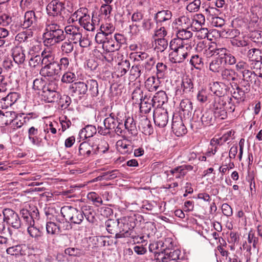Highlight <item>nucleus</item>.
Segmentation results:
<instances>
[{
    "mask_svg": "<svg viewBox=\"0 0 262 262\" xmlns=\"http://www.w3.org/2000/svg\"><path fill=\"white\" fill-rule=\"evenodd\" d=\"M43 38L45 46L49 47L63 41L66 39V34L59 25L54 21L47 20Z\"/></svg>",
    "mask_w": 262,
    "mask_h": 262,
    "instance_id": "nucleus-1",
    "label": "nucleus"
},
{
    "mask_svg": "<svg viewBox=\"0 0 262 262\" xmlns=\"http://www.w3.org/2000/svg\"><path fill=\"white\" fill-rule=\"evenodd\" d=\"M101 30L105 35V41L104 42L103 49L105 50L104 58L108 62L112 63L114 59L115 52V27L111 24H106L101 26Z\"/></svg>",
    "mask_w": 262,
    "mask_h": 262,
    "instance_id": "nucleus-2",
    "label": "nucleus"
},
{
    "mask_svg": "<svg viewBox=\"0 0 262 262\" xmlns=\"http://www.w3.org/2000/svg\"><path fill=\"white\" fill-rule=\"evenodd\" d=\"M87 8L82 7L78 9L72 15V21L78 20L80 25L84 29L89 31L95 30V25L93 18H91Z\"/></svg>",
    "mask_w": 262,
    "mask_h": 262,
    "instance_id": "nucleus-3",
    "label": "nucleus"
},
{
    "mask_svg": "<svg viewBox=\"0 0 262 262\" xmlns=\"http://www.w3.org/2000/svg\"><path fill=\"white\" fill-rule=\"evenodd\" d=\"M119 232L116 233V238L126 237L132 235V230L136 226L135 219L132 216H124L117 220Z\"/></svg>",
    "mask_w": 262,
    "mask_h": 262,
    "instance_id": "nucleus-4",
    "label": "nucleus"
},
{
    "mask_svg": "<svg viewBox=\"0 0 262 262\" xmlns=\"http://www.w3.org/2000/svg\"><path fill=\"white\" fill-rule=\"evenodd\" d=\"M61 213L66 220H69L72 223L80 224L83 220L81 210L72 206H64L61 209Z\"/></svg>",
    "mask_w": 262,
    "mask_h": 262,
    "instance_id": "nucleus-5",
    "label": "nucleus"
},
{
    "mask_svg": "<svg viewBox=\"0 0 262 262\" xmlns=\"http://www.w3.org/2000/svg\"><path fill=\"white\" fill-rule=\"evenodd\" d=\"M3 213L5 214L8 225L11 226L16 229L24 227V223L21 222L18 214L12 209L10 208L4 209Z\"/></svg>",
    "mask_w": 262,
    "mask_h": 262,
    "instance_id": "nucleus-6",
    "label": "nucleus"
},
{
    "mask_svg": "<svg viewBox=\"0 0 262 262\" xmlns=\"http://www.w3.org/2000/svg\"><path fill=\"white\" fill-rule=\"evenodd\" d=\"M57 61L45 64L40 70L39 74L44 77L56 79L59 77L61 72Z\"/></svg>",
    "mask_w": 262,
    "mask_h": 262,
    "instance_id": "nucleus-7",
    "label": "nucleus"
},
{
    "mask_svg": "<svg viewBox=\"0 0 262 262\" xmlns=\"http://www.w3.org/2000/svg\"><path fill=\"white\" fill-rule=\"evenodd\" d=\"M113 113H111L110 117L105 118L104 120V128L102 127H98V133L101 135H109L111 137L115 134V118Z\"/></svg>",
    "mask_w": 262,
    "mask_h": 262,
    "instance_id": "nucleus-8",
    "label": "nucleus"
},
{
    "mask_svg": "<svg viewBox=\"0 0 262 262\" xmlns=\"http://www.w3.org/2000/svg\"><path fill=\"white\" fill-rule=\"evenodd\" d=\"M232 87L234 91L232 92L231 98L236 101L237 104L244 102L246 99V94L250 92V88L242 84L241 87L237 83H235L234 86L232 85Z\"/></svg>",
    "mask_w": 262,
    "mask_h": 262,
    "instance_id": "nucleus-9",
    "label": "nucleus"
},
{
    "mask_svg": "<svg viewBox=\"0 0 262 262\" xmlns=\"http://www.w3.org/2000/svg\"><path fill=\"white\" fill-rule=\"evenodd\" d=\"M172 12L168 10L158 11L154 16L157 26H166L169 27L171 23Z\"/></svg>",
    "mask_w": 262,
    "mask_h": 262,
    "instance_id": "nucleus-10",
    "label": "nucleus"
},
{
    "mask_svg": "<svg viewBox=\"0 0 262 262\" xmlns=\"http://www.w3.org/2000/svg\"><path fill=\"white\" fill-rule=\"evenodd\" d=\"M242 79L241 84L250 88L251 84L253 83L255 85H260V81L254 71L250 70H245L242 72Z\"/></svg>",
    "mask_w": 262,
    "mask_h": 262,
    "instance_id": "nucleus-11",
    "label": "nucleus"
},
{
    "mask_svg": "<svg viewBox=\"0 0 262 262\" xmlns=\"http://www.w3.org/2000/svg\"><path fill=\"white\" fill-rule=\"evenodd\" d=\"M171 128L175 135L182 136L187 133V128L185 126L182 118L178 115L173 116L172 119Z\"/></svg>",
    "mask_w": 262,
    "mask_h": 262,
    "instance_id": "nucleus-12",
    "label": "nucleus"
},
{
    "mask_svg": "<svg viewBox=\"0 0 262 262\" xmlns=\"http://www.w3.org/2000/svg\"><path fill=\"white\" fill-rule=\"evenodd\" d=\"M37 22V17L33 10L27 11L25 13L24 16V21L21 24L23 28L28 29L32 28V30L36 27Z\"/></svg>",
    "mask_w": 262,
    "mask_h": 262,
    "instance_id": "nucleus-13",
    "label": "nucleus"
},
{
    "mask_svg": "<svg viewBox=\"0 0 262 262\" xmlns=\"http://www.w3.org/2000/svg\"><path fill=\"white\" fill-rule=\"evenodd\" d=\"M64 9V3L58 0H53L49 3L46 7L47 14L49 16H55L61 14Z\"/></svg>",
    "mask_w": 262,
    "mask_h": 262,
    "instance_id": "nucleus-14",
    "label": "nucleus"
},
{
    "mask_svg": "<svg viewBox=\"0 0 262 262\" xmlns=\"http://www.w3.org/2000/svg\"><path fill=\"white\" fill-rule=\"evenodd\" d=\"M190 51H187L186 48H180V50L172 51L169 54V60L172 63H182L188 57Z\"/></svg>",
    "mask_w": 262,
    "mask_h": 262,
    "instance_id": "nucleus-15",
    "label": "nucleus"
},
{
    "mask_svg": "<svg viewBox=\"0 0 262 262\" xmlns=\"http://www.w3.org/2000/svg\"><path fill=\"white\" fill-rule=\"evenodd\" d=\"M154 120L156 125L160 127H165L168 121V114L166 111L157 109L154 112Z\"/></svg>",
    "mask_w": 262,
    "mask_h": 262,
    "instance_id": "nucleus-16",
    "label": "nucleus"
},
{
    "mask_svg": "<svg viewBox=\"0 0 262 262\" xmlns=\"http://www.w3.org/2000/svg\"><path fill=\"white\" fill-rule=\"evenodd\" d=\"M64 30L66 33L69 35V38L73 41V43H77L81 39L83 29L80 27L70 25L66 27Z\"/></svg>",
    "mask_w": 262,
    "mask_h": 262,
    "instance_id": "nucleus-17",
    "label": "nucleus"
},
{
    "mask_svg": "<svg viewBox=\"0 0 262 262\" xmlns=\"http://www.w3.org/2000/svg\"><path fill=\"white\" fill-rule=\"evenodd\" d=\"M20 213L24 220V225L25 224V226L35 222V220L38 219L39 216V212L37 209H35L32 212H30L26 209H23L20 210Z\"/></svg>",
    "mask_w": 262,
    "mask_h": 262,
    "instance_id": "nucleus-18",
    "label": "nucleus"
},
{
    "mask_svg": "<svg viewBox=\"0 0 262 262\" xmlns=\"http://www.w3.org/2000/svg\"><path fill=\"white\" fill-rule=\"evenodd\" d=\"M66 227L62 226L61 224L57 225L52 222H47L46 224V231L48 234L54 235L58 234L62 230L69 229L71 226L69 222H66Z\"/></svg>",
    "mask_w": 262,
    "mask_h": 262,
    "instance_id": "nucleus-19",
    "label": "nucleus"
},
{
    "mask_svg": "<svg viewBox=\"0 0 262 262\" xmlns=\"http://www.w3.org/2000/svg\"><path fill=\"white\" fill-rule=\"evenodd\" d=\"M40 132L38 128L34 126L30 127L28 130V138L31 143L37 146H40L42 141V138L40 137Z\"/></svg>",
    "mask_w": 262,
    "mask_h": 262,
    "instance_id": "nucleus-20",
    "label": "nucleus"
},
{
    "mask_svg": "<svg viewBox=\"0 0 262 262\" xmlns=\"http://www.w3.org/2000/svg\"><path fill=\"white\" fill-rule=\"evenodd\" d=\"M192 42H185L178 38H174L171 40L169 43V48L173 51L180 50V48H186L187 51H190L192 49Z\"/></svg>",
    "mask_w": 262,
    "mask_h": 262,
    "instance_id": "nucleus-21",
    "label": "nucleus"
},
{
    "mask_svg": "<svg viewBox=\"0 0 262 262\" xmlns=\"http://www.w3.org/2000/svg\"><path fill=\"white\" fill-rule=\"evenodd\" d=\"M12 56L17 64H22L26 59L25 50L22 47L16 46L12 49Z\"/></svg>",
    "mask_w": 262,
    "mask_h": 262,
    "instance_id": "nucleus-22",
    "label": "nucleus"
},
{
    "mask_svg": "<svg viewBox=\"0 0 262 262\" xmlns=\"http://www.w3.org/2000/svg\"><path fill=\"white\" fill-rule=\"evenodd\" d=\"M224 66L223 58L219 55L210 62L209 69L212 73L217 74L223 69Z\"/></svg>",
    "mask_w": 262,
    "mask_h": 262,
    "instance_id": "nucleus-23",
    "label": "nucleus"
},
{
    "mask_svg": "<svg viewBox=\"0 0 262 262\" xmlns=\"http://www.w3.org/2000/svg\"><path fill=\"white\" fill-rule=\"evenodd\" d=\"M221 79L224 82H230L236 80L237 73L232 69L224 68L220 72Z\"/></svg>",
    "mask_w": 262,
    "mask_h": 262,
    "instance_id": "nucleus-24",
    "label": "nucleus"
},
{
    "mask_svg": "<svg viewBox=\"0 0 262 262\" xmlns=\"http://www.w3.org/2000/svg\"><path fill=\"white\" fill-rule=\"evenodd\" d=\"M181 111L184 117L189 118L193 111L192 103L188 99H182L180 104Z\"/></svg>",
    "mask_w": 262,
    "mask_h": 262,
    "instance_id": "nucleus-25",
    "label": "nucleus"
},
{
    "mask_svg": "<svg viewBox=\"0 0 262 262\" xmlns=\"http://www.w3.org/2000/svg\"><path fill=\"white\" fill-rule=\"evenodd\" d=\"M27 232L33 238H34L35 241L39 240L43 236V232L42 229L39 227H37L35 225V222L31 223L28 225Z\"/></svg>",
    "mask_w": 262,
    "mask_h": 262,
    "instance_id": "nucleus-26",
    "label": "nucleus"
},
{
    "mask_svg": "<svg viewBox=\"0 0 262 262\" xmlns=\"http://www.w3.org/2000/svg\"><path fill=\"white\" fill-rule=\"evenodd\" d=\"M181 251L178 249H171L167 251H165L164 256L161 258L162 262H171L172 260L177 261L180 259Z\"/></svg>",
    "mask_w": 262,
    "mask_h": 262,
    "instance_id": "nucleus-27",
    "label": "nucleus"
},
{
    "mask_svg": "<svg viewBox=\"0 0 262 262\" xmlns=\"http://www.w3.org/2000/svg\"><path fill=\"white\" fill-rule=\"evenodd\" d=\"M71 92L75 95H83L87 92L86 84L83 82H77L70 86Z\"/></svg>",
    "mask_w": 262,
    "mask_h": 262,
    "instance_id": "nucleus-28",
    "label": "nucleus"
},
{
    "mask_svg": "<svg viewBox=\"0 0 262 262\" xmlns=\"http://www.w3.org/2000/svg\"><path fill=\"white\" fill-rule=\"evenodd\" d=\"M202 114L199 110L194 111L190 123V126L193 130L201 128L203 126V119H202Z\"/></svg>",
    "mask_w": 262,
    "mask_h": 262,
    "instance_id": "nucleus-29",
    "label": "nucleus"
},
{
    "mask_svg": "<svg viewBox=\"0 0 262 262\" xmlns=\"http://www.w3.org/2000/svg\"><path fill=\"white\" fill-rule=\"evenodd\" d=\"M139 128L146 135H150L153 132L150 121L146 117H142L140 120Z\"/></svg>",
    "mask_w": 262,
    "mask_h": 262,
    "instance_id": "nucleus-30",
    "label": "nucleus"
},
{
    "mask_svg": "<svg viewBox=\"0 0 262 262\" xmlns=\"http://www.w3.org/2000/svg\"><path fill=\"white\" fill-rule=\"evenodd\" d=\"M41 63L42 64H47L51 63L55 61V53L51 48L45 49L41 53Z\"/></svg>",
    "mask_w": 262,
    "mask_h": 262,
    "instance_id": "nucleus-31",
    "label": "nucleus"
},
{
    "mask_svg": "<svg viewBox=\"0 0 262 262\" xmlns=\"http://www.w3.org/2000/svg\"><path fill=\"white\" fill-rule=\"evenodd\" d=\"M81 211L82 213V216L84 215L86 220L90 222L93 223L95 222V212L92 206L89 205H84L81 207Z\"/></svg>",
    "mask_w": 262,
    "mask_h": 262,
    "instance_id": "nucleus-32",
    "label": "nucleus"
},
{
    "mask_svg": "<svg viewBox=\"0 0 262 262\" xmlns=\"http://www.w3.org/2000/svg\"><path fill=\"white\" fill-rule=\"evenodd\" d=\"M183 94H190L194 91V84L192 80L188 76L182 79L181 84Z\"/></svg>",
    "mask_w": 262,
    "mask_h": 262,
    "instance_id": "nucleus-33",
    "label": "nucleus"
},
{
    "mask_svg": "<svg viewBox=\"0 0 262 262\" xmlns=\"http://www.w3.org/2000/svg\"><path fill=\"white\" fill-rule=\"evenodd\" d=\"M129 68L130 63L128 60L118 62L116 65V75L117 77H122L128 71Z\"/></svg>",
    "mask_w": 262,
    "mask_h": 262,
    "instance_id": "nucleus-34",
    "label": "nucleus"
},
{
    "mask_svg": "<svg viewBox=\"0 0 262 262\" xmlns=\"http://www.w3.org/2000/svg\"><path fill=\"white\" fill-rule=\"evenodd\" d=\"M247 58L250 61L255 62V64L259 63L262 64L261 52L259 49L255 48L251 49Z\"/></svg>",
    "mask_w": 262,
    "mask_h": 262,
    "instance_id": "nucleus-35",
    "label": "nucleus"
},
{
    "mask_svg": "<svg viewBox=\"0 0 262 262\" xmlns=\"http://www.w3.org/2000/svg\"><path fill=\"white\" fill-rule=\"evenodd\" d=\"M60 97V94L57 91H43L41 93L42 100L48 103L57 101Z\"/></svg>",
    "mask_w": 262,
    "mask_h": 262,
    "instance_id": "nucleus-36",
    "label": "nucleus"
},
{
    "mask_svg": "<svg viewBox=\"0 0 262 262\" xmlns=\"http://www.w3.org/2000/svg\"><path fill=\"white\" fill-rule=\"evenodd\" d=\"M96 132L97 129L95 126L88 125L80 130L79 136L80 139H85L93 137Z\"/></svg>",
    "mask_w": 262,
    "mask_h": 262,
    "instance_id": "nucleus-37",
    "label": "nucleus"
},
{
    "mask_svg": "<svg viewBox=\"0 0 262 262\" xmlns=\"http://www.w3.org/2000/svg\"><path fill=\"white\" fill-rule=\"evenodd\" d=\"M167 101V96L166 93L163 91H159L157 92L151 100V102H153L155 105L157 104V106H162Z\"/></svg>",
    "mask_w": 262,
    "mask_h": 262,
    "instance_id": "nucleus-38",
    "label": "nucleus"
},
{
    "mask_svg": "<svg viewBox=\"0 0 262 262\" xmlns=\"http://www.w3.org/2000/svg\"><path fill=\"white\" fill-rule=\"evenodd\" d=\"M33 36V32L32 29H27L26 31L18 33L15 37V40L19 43L27 42L29 38Z\"/></svg>",
    "mask_w": 262,
    "mask_h": 262,
    "instance_id": "nucleus-39",
    "label": "nucleus"
},
{
    "mask_svg": "<svg viewBox=\"0 0 262 262\" xmlns=\"http://www.w3.org/2000/svg\"><path fill=\"white\" fill-rule=\"evenodd\" d=\"M151 100L145 94L143 100L141 102L140 105V110L141 112L147 114L148 113L154 106L155 104L151 103Z\"/></svg>",
    "mask_w": 262,
    "mask_h": 262,
    "instance_id": "nucleus-40",
    "label": "nucleus"
},
{
    "mask_svg": "<svg viewBox=\"0 0 262 262\" xmlns=\"http://www.w3.org/2000/svg\"><path fill=\"white\" fill-rule=\"evenodd\" d=\"M203 126H210L213 125L215 121L212 111L206 110L202 115Z\"/></svg>",
    "mask_w": 262,
    "mask_h": 262,
    "instance_id": "nucleus-41",
    "label": "nucleus"
},
{
    "mask_svg": "<svg viewBox=\"0 0 262 262\" xmlns=\"http://www.w3.org/2000/svg\"><path fill=\"white\" fill-rule=\"evenodd\" d=\"M189 63L196 70H201L204 67L203 59L198 54L191 56Z\"/></svg>",
    "mask_w": 262,
    "mask_h": 262,
    "instance_id": "nucleus-42",
    "label": "nucleus"
},
{
    "mask_svg": "<svg viewBox=\"0 0 262 262\" xmlns=\"http://www.w3.org/2000/svg\"><path fill=\"white\" fill-rule=\"evenodd\" d=\"M23 248H25V245H17L13 246L8 248L6 249V252L8 254L11 255H25Z\"/></svg>",
    "mask_w": 262,
    "mask_h": 262,
    "instance_id": "nucleus-43",
    "label": "nucleus"
},
{
    "mask_svg": "<svg viewBox=\"0 0 262 262\" xmlns=\"http://www.w3.org/2000/svg\"><path fill=\"white\" fill-rule=\"evenodd\" d=\"M93 150V147L87 142H83L79 147V155L84 157H89Z\"/></svg>",
    "mask_w": 262,
    "mask_h": 262,
    "instance_id": "nucleus-44",
    "label": "nucleus"
},
{
    "mask_svg": "<svg viewBox=\"0 0 262 262\" xmlns=\"http://www.w3.org/2000/svg\"><path fill=\"white\" fill-rule=\"evenodd\" d=\"M74 43L69 39L62 42L60 46V51L62 54L69 56L74 50Z\"/></svg>",
    "mask_w": 262,
    "mask_h": 262,
    "instance_id": "nucleus-45",
    "label": "nucleus"
},
{
    "mask_svg": "<svg viewBox=\"0 0 262 262\" xmlns=\"http://www.w3.org/2000/svg\"><path fill=\"white\" fill-rule=\"evenodd\" d=\"M143 90L137 87L132 93V100L134 103L139 104L143 100L144 97Z\"/></svg>",
    "mask_w": 262,
    "mask_h": 262,
    "instance_id": "nucleus-46",
    "label": "nucleus"
},
{
    "mask_svg": "<svg viewBox=\"0 0 262 262\" xmlns=\"http://www.w3.org/2000/svg\"><path fill=\"white\" fill-rule=\"evenodd\" d=\"M220 55L221 57L223 58L224 65L228 64L230 66H233L236 63V59L235 57L232 54L227 53L226 49V51L222 52L221 54Z\"/></svg>",
    "mask_w": 262,
    "mask_h": 262,
    "instance_id": "nucleus-47",
    "label": "nucleus"
},
{
    "mask_svg": "<svg viewBox=\"0 0 262 262\" xmlns=\"http://www.w3.org/2000/svg\"><path fill=\"white\" fill-rule=\"evenodd\" d=\"M156 75L158 79L164 78L167 74V66L162 62H158L156 65Z\"/></svg>",
    "mask_w": 262,
    "mask_h": 262,
    "instance_id": "nucleus-48",
    "label": "nucleus"
},
{
    "mask_svg": "<svg viewBox=\"0 0 262 262\" xmlns=\"http://www.w3.org/2000/svg\"><path fill=\"white\" fill-rule=\"evenodd\" d=\"M87 87V90L89 89L91 95L93 96H97L98 94V83L96 80L90 79L86 81L85 83Z\"/></svg>",
    "mask_w": 262,
    "mask_h": 262,
    "instance_id": "nucleus-49",
    "label": "nucleus"
},
{
    "mask_svg": "<svg viewBox=\"0 0 262 262\" xmlns=\"http://www.w3.org/2000/svg\"><path fill=\"white\" fill-rule=\"evenodd\" d=\"M205 13L207 15V19L218 16L221 14V11L213 6V4L209 3V6L205 10Z\"/></svg>",
    "mask_w": 262,
    "mask_h": 262,
    "instance_id": "nucleus-50",
    "label": "nucleus"
},
{
    "mask_svg": "<svg viewBox=\"0 0 262 262\" xmlns=\"http://www.w3.org/2000/svg\"><path fill=\"white\" fill-rule=\"evenodd\" d=\"M192 32L186 29H181L178 31L177 33V38L184 40L185 42H189V39L192 37Z\"/></svg>",
    "mask_w": 262,
    "mask_h": 262,
    "instance_id": "nucleus-51",
    "label": "nucleus"
},
{
    "mask_svg": "<svg viewBox=\"0 0 262 262\" xmlns=\"http://www.w3.org/2000/svg\"><path fill=\"white\" fill-rule=\"evenodd\" d=\"M145 86L149 92L156 91L159 85L158 83H156V78L154 76L149 77L145 82Z\"/></svg>",
    "mask_w": 262,
    "mask_h": 262,
    "instance_id": "nucleus-52",
    "label": "nucleus"
},
{
    "mask_svg": "<svg viewBox=\"0 0 262 262\" xmlns=\"http://www.w3.org/2000/svg\"><path fill=\"white\" fill-rule=\"evenodd\" d=\"M222 34L225 38L233 39L236 38L239 35L240 32L235 29H225L222 31Z\"/></svg>",
    "mask_w": 262,
    "mask_h": 262,
    "instance_id": "nucleus-53",
    "label": "nucleus"
},
{
    "mask_svg": "<svg viewBox=\"0 0 262 262\" xmlns=\"http://www.w3.org/2000/svg\"><path fill=\"white\" fill-rule=\"evenodd\" d=\"M155 42V49L157 50L158 52H163L168 46L167 40L164 38H158L156 39Z\"/></svg>",
    "mask_w": 262,
    "mask_h": 262,
    "instance_id": "nucleus-54",
    "label": "nucleus"
},
{
    "mask_svg": "<svg viewBox=\"0 0 262 262\" xmlns=\"http://www.w3.org/2000/svg\"><path fill=\"white\" fill-rule=\"evenodd\" d=\"M162 241L150 243L148 247L149 251L154 253L156 255L160 254V253H162V250L164 249H162Z\"/></svg>",
    "mask_w": 262,
    "mask_h": 262,
    "instance_id": "nucleus-55",
    "label": "nucleus"
},
{
    "mask_svg": "<svg viewBox=\"0 0 262 262\" xmlns=\"http://www.w3.org/2000/svg\"><path fill=\"white\" fill-rule=\"evenodd\" d=\"M230 43L233 46L240 48L249 46L250 42L244 38H236L231 39Z\"/></svg>",
    "mask_w": 262,
    "mask_h": 262,
    "instance_id": "nucleus-56",
    "label": "nucleus"
},
{
    "mask_svg": "<svg viewBox=\"0 0 262 262\" xmlns=\"http://www.w3.org/2000/svg\"><path fill=\"white\" fill-rule=\"evenodd\" d=\"M223 51H226V49H217L215 48L214 46L211 45L209 46L208 48L205 49L204 53L206 54V55L208 56H212L214 55L219 56L220 54H221V52Z\"/></svg>",
    "mask_w": 262,
    "mask_h": 262,
    "instance_id": "nucleus-57",
    "label": "nucleus"
},
{
    "mask_svg": "<svg viewBox=\"0 0 262 262\" xmlns=\"http://www.w3.org/2000/svg\"><path fill=\"white\" fill-rule=\"evenodd\" d=\"M126 40L123 35L116 33V50L125 49Z\"/></svg>",
    "mask_w": 262,
    "mask_h": 262,
    "instance_id": "nucleus-58",
    "label": "nucleus"
},
{
    "mask_svg": "<svg viewBox=\"0 0 262 262\" xmlns=\"http://www.w3.org/2000/svg\"><path fill=\"white\" fill-rule=\"evenodd\" d=\"M126 139H118L116 142V148L118 152L122 154H126L127 152V144Z\"/></svg>",
    "mask_w": 262,
    "mask_h": 262,
    "instance_id": "nucleus-59",
    "label": "nucleus"
},
{
    "mask_svg": "<svg viewBox=\"0 0 262 262\" xmlns=\"http://www.w3.org/2000/svg\"><path fill=\"white\" fill-rule=\"evenodd\" d=\"M225 104L226 102L222 100L221 97H215L214 98L213 101L211 105L213 111H214L224 108Z\"/></svg>",
    "mask_w": 262,
    "mask_h": 262,
    "instance_id": "nucleus-60",
    "label": "nucleus"
},
{
    "mask_svg": "<svg viewBox=\"0 0 262 262\" xmlns=\"http://www.w3.org/2000/svg\"><path fill=\"white\" fill-rule=\"evenodd\" d=\"M76 78V75L74 73L68 71L62 75L61 80L63 83H69L75 81Z\"/></svg>",
    "mask_w": 262,
    "mask_h": 262,
    "instance_id": "nucleus-61",
    "label": "nucleus"
},
{
    "mask_svg": "<svg viewBox=\"0 0 262 262\" xmlns=\"http://www.w3.org/2000/svg\"><path fill=\"white\" fill-rule=\"evenodd\" d=\"M220 82H214L210 87L211 91L216 95V97H222L224 95V91L222 90H220Z\"/></svg>",
    "mask_w": 262,
    "mask_h": 262,
    "instance_id": "nucleus-62",
    "label": "nucleus"
},
{
    "mask_svg": "<svg viewBox=\"0 0 262 262\" xmlns=\"http://www.w3.org/2000/svg\"><path fill=\"white\" fill-rule=\"evenodd\" d=\"M88 198L89 200L93 202L96 205L99 206L102 203L101 198L95 192H91L88 194Z\"/></svg>",
    "mask_w": 262,
    "mask_h": 262,
    "instance_id": "nucleus-63",
    "label": "nucleus"
},
{
    "mask_svg": "<svg viewBox=\"0 0 262 262\" xmlns=\"http://www.w3.org/2000/svg\"><path fill=\"white\" fill-rule=\"evenodd\" d=\"M71 103V98L68 95H64L59 99V104L62 110L67 108Z\"/></svg>",
    "mask_w": 262,
    "mask_h": 262,
    "instance_id": "nucleus-64",
    "label": "nucleus"
}]
</instances>
